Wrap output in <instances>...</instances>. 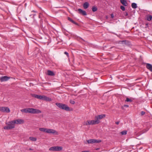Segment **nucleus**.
<instances>
[{
  "label": "nucleus",
  "instance_id": "1",
  "mask_svg": "<svg viewBox=\"0 0 152 152\" xmlns=\"http://www.w3.org/2000/svg\"><path fill=\"white\" fill-rule=\"evenodd\" d=\"M20 111L22 112L32 114H39L41 113V111L39 109L30 108L21 109L20 110Z\"/></svg>",
  "mask_w": 152,
  "mask_h": 152
},
{
  "label": "nucleus",
  "instance_id": "2",
  "mask_svg": "<svg viewBox=\"0 0 152 152\" xmlns=\"http://www.w3.org/2000/svg\"><path fill=\"white\" fill-rule=\"evenodd\" d=\"M39 130L41 132H45L50 134H54L57 135L58 134V132L53 129L44 128H39Z\"/></svg>",
  "mask_w": 152,
  "mask_h": 152
},
{
  "label": "nucleus",
  "instance_id": "3",
  "mask_svg": "<svg viewBox=\"0 0 152 152\" xmlns=\"http://www.w3.org/2000/svg\"><path fill=\"white\" fill-rule=\"evenodd\" d=\"M56 104L58 107L61 109L66 111H69L70 110V108L65 104L60 103H56Z\"/></svg>",
  "mask_w": 152,
  "mask_h": 152
},
{
  "label": "nucleus",
  "instance_id": "4",
  "mask_svg": "<svg viewBox=\"0 0 152 152\" xmlns=\"http://www.w3.org/2000/svg\"><path fill=\"white\" fill-rule=\"evenodd\" d=\"M6 124L7 125L4 127V129H11L15 128V124L14 123L13 121L8 122Z\"/></svg>",
  "mask_w": 152,
  "mask_h": 152
},
{
  "label": "nucleus",
  "instance_id": "5",
  "mask_svg": "<svg viewBox=\"0 0 152 152\" xmlns=\"http://www.w3.org/2000/svg\"><path fill=\"white\" fill-rule=\"evenodd\" d=\"M97 124L96 121L95 120H88L84 121L83 123L84 126H88L89 125H94Z\"/></svg>",
  "mask_w": 152,
  "mask_h": 152
},
{
  "label": "nucleus",
  "instance_id": "6",
  "mask_svg": "<svg viewBox=\"0 0 152 152\" xmlns=\"http://www.w3.org/2000/svg\"><path fill=\"white\" fill-rule=\"evenodd\" d=\"M105 117V115L104 114H102L95 116V120L96 121L97 124L100 123V120L101 119Z\"/></svg>",
  "mask_w": 152,
  "mask_h": 152
},
{
  "label": "nucleus",
  "instance_id": "7",
  "mask_svg": "<svg viewBox=\"0 0 152 152\" xmlns=\"http://www.w3.org/2000/svg\"><path fill=\"white\" fill-rule=\"evenodd\" d=\"M62 149V147L57 146L52 147L49 149V150L50 151H61Z\"/></svg>",
  "mask_w": 152,
  "mask_h": 152
},
{
  "label": "nucleus",
  "instance_id": "8",
  "mask_svg": "<svg viewBox=\"0 0 152 152\" xmlns=\"http://www.w3.org/2000/svg\"><path fill=\"white\" fill-rule=\"evenodd\" d=\"M0 111L1 112L6 113L10 112V109L7 107H0Z\"/></svg>",
  "mask_w": 152,
  "mask_h": 152
},
{
  "label": "nucleus",
  "instance_id": "9",
  "mask_svg": "<svg viewBox=\"0 0 152 152\" xmlns=\"http://www.w3.org/2000/svg\"><path fill=\"white\" fill-rule=\"evenodd\" d=\"M31 96L33 97L43 100H44V97L45 96L44 95L42 96L40 95H37L35 94H32Z\"/></svg>",
  "mask_w": 152,
  "mask_h": 152
},
{
  "label": "nucleus",
  "instance_id": "10",
  "mask_svg": "<svg viewBox=\"0 0 152 152\" xmlns=\"http://www.w3.org/2000/svg\"><path fill=\"white\" fill-rule=\"evenodd\" d=\"M87 142L88 143H99L101 142V140H100L92 139L88 140Z\"/></svg>",
  "mask_w": 152,
  "mask_h": 152
},
{
  "label": "nucleus",
  "instance_id": "11",
  "mask_svg": "<svg viewBox=\"0 0 152 152\" xmlns=\"http://www.w3.org/2000/svg\"><path fill=\"white\" fill-rule=\"evenodd\" d=\"M13 121L15 124H21L24 123V121L22 119H18Z\"/></svg>",
  "mask_w": 152,
  "mask_h": 152
},
{
  "label": "nucleus",
  "instance_id": "12",
  "mask_svg": "<svg viewBox=\"0 0 152 152\" xmlns=\"http://www.w3.org/2000/svg\"><path fill=\"white\" fill-rule=\"evenodd\" d=\"M10 77L7 76H2L0 77V81L1 82L6 81L8 80Z\"/></svg>",
  "mask_w": 152,
  "mask_h": 152
},
{
  "label": "nucleus",
  "instance_id": "13",
  "mask_svg": "<svg viewBox=\"0 0 152 152\" xmlns=\"http://www.w3.org/2000/svg\"><path fill=\"white\" fill-rule=\"evenodd\" d=\"M78 11L79 14L83 15H87L86 12L85 11L81 9H78Z\"/></svg>",
  "mask_w": 152,
  "mask_h": 152
},
{
  "label": "nucleus",
  "instance_id": "14",
  "mask_svg": "<svg viewBox=\"0 0 152 152\" xmlns=\"http://www.w3.org/2000/svg\"><path fill=\"white\" fill-rule=\"evenodd\" d=\"M146 67L151 72H152V65L149 63L146 64Z\"/></svg>",
  "mask_w": 152,
  "mask_h": 152
},
{
  "label": "nucleus",
  "instance_id": "15",
  "mask_svg": "<svg viewBox=\"0 0 152 152\" xmlns=\"http://www.w3.org/2000/svg\"><path fill=\"white\" fill-rule=\"evenodd\" d=\"M47 75H48L53 76L55 74L52 71L48 70L47 71Z\"/></svg>",
  "mask_w": 152,
  "mask_h": 152
},
{
  "label": "nucleus",
  "instance_id": "16",
  "mask_svg": "<svg viewBox=\"0 0 152 152\" xmlns=\"http://www.w3.org/2000/svg\"><path fill=\"white\" fill-rule=\"evenodd\" d=\"M89 4L88 2H85L83 4V7L84 9H87L89 7Z\"/></svg>",
  "mask_w": 152,
  "mask_h": 152
},
{
  "label": "nucleus",
  "instance_id": "17",
  "mask_svg": "<svg viewBox=\"0 0 152 152\" xmlns=\"http://www.w3.org/2000/svg\"><path fill=\"white\" fill-rule=\"evenodd\" d=\"M44 100L46 101H52V99L51 98L48 97L47 96H45L44 97Z\"/></svg>",
  "mask_w": 152,
  "mask_h": 152
},
{
  "label": "nucleus",
  "instance_id": "18",
  "mask_svg": "<svg viewBox=\"0 0 152 152\" xmlns=\"http://www.w3.org/2000/svg\"><path fill=\"white\" fill-rule=\"evenodd\" d=\"M120 1L122 4L125 6H126L127 5V3L126 1L125 0H120Z\"/></svg>",
  "mask_w": 152,
  "mask_h": 152
},
{
  "label": "nucleus",
  "instance_id": "19",
  "mask_svg": "<svg viewBox=\"0 0 152 152\" xmlns=\"http://www.w3.org/2000/svg\"><path fill=\"white\" fill-rule=\"evenodd\" d=\"M68 20H69L72 23H74V24H75V25H78L77 23L75 22V21H74V20H73L70 18L68 17Z\"/></svg>",
  "mask_w": 152,
  "mask_h": 152
},
{
  "label": "nucleus",
  "instance_id": "20",
  "mask_svg": "<svg viewBox=\"0 0 152 152\" xmlns=\"http://www.w3.org/2000/svg\"><path fill=\"white\" fill-rule=\"evenodd\" d=\"M132 7L133 9H136L137 7V4L134 3H133L132 4Z\"/></svg>",
  "mask_w": 152,
  "mask_h": 152
},
{
  "label": "nucleus",
  "instance_id": "21",
  "mask_svg": "<svg viewBox=\"0 0 152 152\" xmlns=\"http://www.w3.org/2000/svg\"><path fill=\"white\" fill-rule=\"evenodd\" d=\"M29 139L32 141H35L37 140V138L33 137H30Z\"/></svg>",
  "mask_w": 152,
  "mask_h": 152
},
{
  "label": "nucleus",
  "instance_id": "22",
  "mask_svg": "<svg viewBox=\"0 0 152 152\" xmlns=\"http://www.w3.org/2000/svg\"><path fill=\"white\" fill-rule=\"evenodd\" d=\"M152 18V16L151 15H149L147 16V20L148 21L151 20Z\"/></svg>",
  "mask_w": 152,
  "mask_h": 152
},
{
  "label": "nucleus",
  "instance_id": "23",
  "mask_svg": "<svg viewBox=\"0 0 152 152\" xmlns=\"http://www.w3.org/2000/svg\"><path fill=\"white\" fill-rule=\"evenodd\" d=\"M92 10L93 12H95L97 10V8L96 7H92Z\"/></svg>",
  "mask_w": 152,
  "mask_h": 152
},
{
  "label": "nucleus",
  "instance_id": "24",
  "mask_svg": "<svg viewBox=\"0 0 152 152\" xmlns=\"http://www.w3.org/2000/svg\"><path fill=\"white\" fill-rule=\"evenodd\" d=\"M133 100L131 99H129L128 98H126V99L125 100V101L127 102H132Z\"/></svg>",
  "mask_w": 152,
  "mask_h": 152
},
{
  "label": "nucleus",
  "instance_id": "25",
  "mask_svg": "<svg viewBox=\"0 0 152 152\" xmlns=\"http://www.w3.org/2000/svg\"><path fill=\"white\" fill-rule=\"evenodd\" d=\"M127 132L126 130H124L121 132V134L122 135H126L127 134Z\"/></svg>",
  "mask_w": 152,
  "mask_h": 152
},
{
  "label": "nucleus",
  "instance_id": "26",
  "mask_svg": "<svg viewBox=\"0 0 152 152\" xmlns=\"http://www.w3.org/2000/svg\"><path fill=\"white\" fill-rule=\"evenodd\" d=\"M120 8L123 11H124L125 10V8L123 6H121L120 7Z\"/></svg>",
  "mask_w": 152,
  "mask_h": 152
},
{
  "label": "nucleus",
  "instance_id": "27",
  "mask_svg": "<svg viewBox=\"0 0 152 152\" xmlns=\"http://www.w3.org/2000/svg\"><path fill=\"white\" fill-rule=\"evenodd\" d=\"M70 102L72 104H74L75 103V102L72 100H70Z\"/></svg>",
  "mask_w": 152,
  "mask_h": 152
},
{
  "label": "nucleus",
  "instance_id": "28",
  "mask_svg": "<svg viewBox=\"0 0 152 152\" xmlns=\"http://www.w3.org/2000/svg\"><path fill=\"white\" fill-rule=\"evenodd\" d=\"M145 114V112L144 111H142L141 113V116H142Z\"/></svg>",
  "mask_w": 152,
  "mask_h": 152
},
{
  "label": "nucleus",
  "instance_id": "29",
  "mask_svg": "<svg viewBox=\"0 0 152 152\" xmlns=\"http://www.w3.org/2000/svg\"><path fill=\"white\" fill-rule=\"evenodd\" d=\"M126 40H122V41H120L119 42H121V43L124 42L125 43H126Z\"/></svg>",
  "mask_w": 152,
  "mask_h": 152
},
{
  "label": "nucleus",
  "instance_id": "30",
  "mask_svg": "<svg viewBox=\"0 0 152 152\" xmlns=\"http://www.w3.org/2000/svg\"><path fill=\"white\" fill-rule=\"evenodd\" d=\"M64 53L66 55H67V56L68 57L69 56V54H68V53L67 52H65Z\"/></svg>",
  "mask_w": 152,
  "mask_h": 152
},
{
  "label": "nucleus",
  "instance_id": "31",
  "mask_svg": "<svg viewBox=\"0 0 152 152\" xmlns=\"http://www.w3.org/2000/svg\"><path fill=\"white\" fill-rule=\"evenodd\" d=\"M111 18H114V15H113V14H112L111 15Z\"/></svg>",
  "mask_w": 152,
  "mask_h": 152
},
{
  "label": "nucleus",
  "instance_id": "32",
  "mask_svg": "<svg viewBox=\"0 0 152 152\" xmlns=\"http://www.w3.org/2000/svg\"><path fill=\"white\" fill-rule=\"evenodd\" d=\"M124 106L125 107H129V105L127 104H125L124 105Z\"/></svg>",
  "mask_w": 152,
  "mask_h": 152
},
{
  "label": "nucleus",
  "instance_id": "33",
  "mask_svg": "<svg viewBox=\"0 0 152 152\" xmlns=\"http://www.w3.org/2000/svg\"><path fill=\"white\" fill-rule=\"evenodd\" d=\"M119 121H117V122H115V124H119Z\"/></svg>",
  "mask_w": 152,
  "mask_h": 152
},
{
  "label": "nucleus",
  "instance_id": "34",
  "mask_svg": "<svg viewBox=\"0 0 152 152\" xmlns=\"http://www.w3.org/2000/svg\"><path fill=\"white\" fill-rule=\"evenodd\" d=\"M41 14V13H39V18H41V15H40Z\"/></svg>",
  "mask_w": 152,
  "mask_h": 152
},
{
  "label": "nucleus",
  "instance_id": "35",
  "mask_svg": "<svg viewBox=\"0 0 152 152\" xmlns=\"http://www.w3.org/2000/svg\"><path fill=\"white\" fill-rule=\"evenodd\" d=\"M128 15V14L127 12H126L125 15L126 16H127Z\"/></svg>",
  "mask_w": 152,
  "mask_h": 152
},
{
  "label": "nucleus",
  "instance_id": "36",
  "mask_svg": "<svg viewBox=\"0 0 152 152\" xmlns=\"http://www.w3.org/2000/svg\"><path fill=\"white\" fill-rule=\"evenodd\" d=\"M82 152H89V151H83Z\"/></svg>",
  "mask_w": 152,
  "mask_h": 152
},
{
  "label": "nucleus",
  "instance_id": "37",
  "mask_svg": "<svg viewBox=\"0 0 152 152\" xmlns=\"http://www.w3.org/2000/svg\"><path fill=\"white\" fill-rule=\"evenodd\" d=\"M32 12H36V11H34V10H33V11H32Z\"/></svg>",
  "mask_w": 152,
  "mask_h": 152
},
{
  "label": "nucleus",
  "instance_id": "38",
  "mask_svg": "<svg viewBox=\"0 0 152 152\" xmlns=\"http://www.w3.org/2000/svg\"><path fill=\"white\" fill-rule=\"evenodd\" d=\"M29 150H32V149H31V148H29Z\"/></svg>",
  "mask_w": 152,
  "mask_h": 152
},
{
  "label": "nucleus",
  "instance_id": "39",
  "mask_svg": "<svg viewBox=\"0 0 152 152\" xmlns=\"http://www.w3.org/2000/svg\"><path fill=\"white\" fill-rule=\"evenodd\" d=\"M35 15H36V14H34V15H33V16H35Z\"/></svg>",
  "mask_w": 152,
  "mask_h": 152
}]
</instances>
